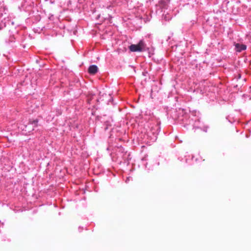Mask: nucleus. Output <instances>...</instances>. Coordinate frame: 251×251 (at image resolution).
I'll list each match as a JSON object with an SVG mask.
<instances>
[{
    "mask_svg": "<svg viewBox=\"0 0 251 251\" xmlns=\"http://www.w3.org/2000/svg\"><path fill=\"white\" fill-rule=\"evenodd\" d=\"M145 46L146 45L144 42L143 40H141L137 44H132L130 45L129 47V49L132 52H141L145 50Z\"/></svg>",
    "mask_w": 251,
    "mask_h": 251,
    "instance_id": "f257e3e1",
    "label": "nucleus"
},
{
    "mask_svg": "<svg viewBox=\"0 0 251 251\" xmlns=\"http://www.w3.org/2000/svg\"><path fill=\"white\" fill-rule=\"evenodd\" d=\"M169 0H160L158 3V6L161 9H167L168 7Z\"/></svg>",
    "mask_w": 251,
    "mask_h": 251,
    "instance_id": "f03ea898",
    "label": "nucleus"
},
{
    "mask_svg": "<svg viewBox=\"0 0 251 251\" xmlns=\"http://www.w3.org/2000/svg\"><path fill=\"white\" fill-rule=\"evenodd\" d=\"M98 71V68L96 65H91L88 68V73L91 75L96 74Z\"/></svg>",
    "mask_w": 251,
    "mask_h": 251,
    "instance_id": "7ed1b4c3",
    "label": "nucleus"
},
{
    "mask_svg": "<svg viewBox=\"0 0 251 251\" xmlns=\"http://www.w3.org/2000/svg\"><path fill=\"white\" fill-rule=\"evenodd\" d=\"M235 46L238 51H241L246 49V46L245 45L237 44Z\"/></svg>",
    "mask_w": 251,
    "mask_h": 251,
    "instance_id": "20e7f679",
    "label": "nucleus"
},
{
    "mask_svg": "<svg viewBox=\"0 0 251 251\" xmlns=\"http://www.w3.org/2000/svg\"><path fill=\"white\" fill-rule=\"evenodd\" d=\"M38 120H30L29 124L34 125V126L36 127L38 126Z\"/></svg>",
    "mask_w": 251,
    "mask_h": 251,
    "instance_id": "39448f33",
    "label": "nucleus"
},
{
    "mask_svg": "<svg viewBox=\"0 0 251 251\" xmlns=\"http://www.w3.org/2000/svg\"><path fill=\"white\" fill-rule=\"evenodd\" d=\"M103 21H104V18L103 17H101V20H100V23L98 22L96 24L100 25V24H101V22H102Z\"/></svg>",
    "mask_w": 251,
    "mask_h": 251,
    "instance_id": "423d86ee",
    "label": "nucleus"
},
{
    "mask_svg": "<svg viewBox=\"0 0 251 251\" xmlns=\"http://www.w3.org/2000/svg\"><path fill=\"white\" fill-rule=\"evenodd\" d=\"M167 15V14H165V12H164L163 13H162L161 16H166Z\"/></svg>",
    "mask_w": 251,
    "mask_h": 251,
    "instance_id": "0eeeda50",
    "label": "nucleus"
},
{
    "mask_svg": "<svg viewBox=\"0 0 251 251\" xmlns=\"http://www.w3.org/2000/svg\"><path fill=\"white\" fill-rule=\"evenodd\" d=\"M100 18V16L96 17V20L99 19Z\"/></svg>",
    "mask_w": 251,
    "mask_h": 251,
    "instance_id": "6e6552de",
    "label": "nucleus"
}]
</instances>
